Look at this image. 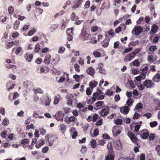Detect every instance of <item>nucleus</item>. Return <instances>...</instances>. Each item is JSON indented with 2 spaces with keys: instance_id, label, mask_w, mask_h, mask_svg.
Returning <instances> with one entry per match:
<instances>
[{
  "instance_id": "nucleus-1",
  "label": "nucleus",
  "mask_w": 160,
  "mask_h": 160,
  "mask_svg": "<svg viewBox=\"0 0 160 160\" xmlns=\"http://www.w3.org/2000/svg\"><path fill=\"white\" fill-rule=\"evenodd\" d=\"M51 100L47 93H44L43 92L41 89V104L49 106L50 105Z\"/></svg>"
},
{
  "instance_id": "nucleus-2",
  "label": "nucleus",
  "mask_w": 160,
  "mask_h": 160,
  "mask_svg": "<svg viewBox=\"0 0 160 160\" xmlns=\"http://www.w3.org/2000/svg\"><path fill=\"white\" fill-rule=\"evenodd\" d=\"M155 86L154 83L152 82V80L146 79L143 82V84L140 83L138 85V87L140 90H142L145 88V87L147 88H153Z\"/></svg>"
},
{
  "instance_id": "nucleus-3",
  "label": "nucleus",
  "mask_w": 160,
  "mask_h": 160,
  "mask_svg": "<svg viewBox=\"0 0 160 160\" xmlns=\"http://www.w3.org/2000/svg\"><path fill=\"white\" fill-rule=\"evenodd\" d=\"M142 74L138 77H136L135 79L137 82L141 81L145 79L146 78V75H148L150 73V71L148 69V67L146 65L144 67L142 70ZM136 82V81H135Z\"/></svg>"
},
{
  "instance_id": "nucleus-4",
  "label": "nucleus",
  "mask_w": 160,
  "mask_h": 160,
  "mask_svg": "<svg viewBox=\"0 0 160 160\" xmlns=\"http://www.w3.org/2000/svg\"><path fill=\"white\" fill-rule=\"evenodd\" d=\"M58 138L56 135H47L45 136V139L48 141L50 146L52 145L53 142L56 141Z\"/></svg>"
},
{
  "instance_id": "nucleus-5",
  "label": "nucleus",
  "mask_w": 160,
  "mask_h": 160,
  "mask_svg": "<svg viewBox=\"0 0 160 160\" xmlns=\"http://www.w3.org/2000/svg\"><path fill=\"white\" fill-rule=\"evenodd\" d=\"M143 29L142 27L135 26L132 30V33L134 32L136 35H138L142 31Z\"/></svg>"
},
{
  "instance_id": "nucleus-6",
  "label": "nucleus",
  "mask_w": 160,
  "mask_h": 160,
  "mask_svg": "<svg viewBox=\"0 0 160 160\" xmlns=\"http://www.w3.org/2000/svg\"><path fill=\"white\" fill-rule=\"evenodd\" d=\"M108 107L103 106L101 111L99 112V115L103 117L106 116L108 113Z\"/></svg>"
},
{
  "instance_id": "nucleus-7",
  "label": "nucleus",
  "mask_w": 160,
  "mask_h": 160,
  "mask_svg": "<svg viewBox=\"0 0 160 160\" xmlns=\"http://www.w3.org/2000/svg\"><path fill=\"white\" fill-rule=\"evenodd\" d=\"M76 119V118L73 116H66L64 120L68 124H69L71 122H74Z\"/></svg>"
},
{
  "instance_id": "nucleus-8",
  "label": "nucleus",
  "mask_w": 160,
  "mask_h": 160,
  "mask_svg": "<svg viewBox=\"0 0 160 160\" xmlns=\"http://www.w3.org/2000/svg\"><path fill=\"white\" fill-rule=\"evenodd\" d=\"M114 147L117 149L120 150L122 148V145L121 142L119 140H116L114 142Z\"/></svg>"
},
{
  "instance_id": "nucleus-9",
  "label": "nucleus",
  "mask_w": 160,
  "mask_h": 160,
  "mask_svg": "<svg viewBox=\"0 0 160 160\" xmlns=\"http://www.w3.org/2000/svg\"><path fill=\"white\" fill-rule=\"evenodd\" d=\"M140 134V136L141 138L143 139H146L149 136V132L148 130H143Z\"/></svg>"
},
{
  "instance_id": "nucleus-10",
  "label": "nucleus",
  "mask_w": 160,
  "mask_h": 160,
  "mask_svg": "<svg viewBox=\"0 0 160 160\" xmlns=\"http://www.w3.org/2000/svg\"><path fill=\"white\" fill-rule=\"evenodd\" d=\"M120 110L122 113L124 115H127L129 112V107L128 106L121 107L120 108Z\"/></svg>"
},
{
  "instance_id": "nucleus-11",
  "label": "nucleus",
  "mask_w": 160,
  "mask_h": 160,
  "mask_svg": "<svg viewBox=\"0 0 160 160\" xmlns=\"http://www.w3.org/2000/svg\"><path fill=\"white\" fill-rule=\"evenodd\" d=\"M134 58L133 54L130 53L125 57L124 61L125 62H128L132 60Z\"/></svg>"
},
{
  "instance_id": "nucleus-12",
  "label": "nucleus",
  "mask_w": 160,
  "mask_h": 160,
  "mask_svg": "<svg viewBox=\"0 0 160 160\" xmlns=\"http://www.w3.org/2000/svg\"><path fill=\"white\" fill-rule=\"evenodd\" d=\"M90 35L86 33V32L84 30H82L81 34L80 35V38L82 40H87V38Z\"/></svg>"
},
{
  "instance_id": "nucleus-13",
  "label": "nucleus",
  "mask_w": 160,
  "mask_h": 160,
  "mask_svg": "<svg viewBox=\"0 0 160 160\" xmlns=\"http://www.w3.org/2000/svg\"><path fill=\"white\" fill-rule=\"evenodd\" d=\"M157 58L156 55L154 54H150L148 57V62L151 63L156 60Z\"/></svg>"
},
{
  "instance_id": "nucleus-14",
  "label": "nucleus",
  "mask_w": 160,
  "mask_h": 160,
  "mask_svg": "<svg viewBox=\"0 0 160 160\" xmlns=\"http://www.w3.org/2000/svg\"><path fill=\"white\" fill-rule=\"evenodd\" d=\"M54 117L57 120H61L62 119L63 115L61 111H59L55 114Z\"/></svg>"
},
{
  "instance_id": "nucleus-15",
  "label": "nucleus",
  "mask_w": 160,
  "mask_h": 160,
  "mask_svg": "<svg viewBox=\"0 0 160 160\" xmlns=\"http://www.w3.org/2000/svg\"><path fill=\"white\" fill-rule=\"evenodd\" d=\"M152 81L155 82H160V72L157 73L152 78Z\"/></svg>"
},
{
  "instance_id": "nucleus-16",
  "label": "nucleus",
  "mask_w": 160,
  "mask_h": 160,
  "mask_svg": "<svg viewBox=\"0 0 160 160\" xmlns=\"http://www.w3.org/2000/svg\"><path fill=\"white\" fill-rule=\"evenodd\" d=\"M113 152L111 151L110 152H109V154L105 157V160H114V157L113 155Z\"/></svg>"
},
{
  "instance_id": "nucleus-17",
  "label": "nucleus",
  "mask_w": 160,
  "mask_h": 160,
  "mask_svg": "<svg viewBox=\"0 0 160 160\" xmlns=\"http://www.w3.org/2000/svg\"><path fill=\"white\" fill-rule=\"evenodd\" d=\"M103 64L102 63H100L98 64V68L99 69V72L100 73L105 74L106 73V71L105 69H103L102 68Z\"/></svg>"
},
{
  "instance_id": "nucleus-18",
  "label": "nucleus",
  "mask_w": 160,
  "mask_h": 160,
  "mask_svg": "<svg viewBox=\"0 0 160 160\" xmlns=\"http://www.w3.org/2000/svg\"><path fill=\"white\" fill-rule=\"evenodd\" d=\"M98 96L99 94H98L97 92H95L93 93L92 97V99L89 100V101L91 102V104L95 102L97 98L98 97Z\"/></svg>"
},
{
  "instance_id": "nucleus-19",
  "label": "nucleus",
  "mask_w": 160,
  "mask_h": 160,
  "mask_svg": "<svg viewBox=\"0 0 160 160\" xmlns=\"http://www.w3.org/2000/svg\"><path fill=\"white\" fill-rule=\"evenodd\" d=\"M61 96L59 94H58L57 96L54 97L53 104L54 105H57L58 103L60 100L61 99Z\"/></svg>"
},
{
  "instance_id": "nucleus-20",
  "label": "nucleus",
  "mask_w": 160,
  "mask_h": 160,
  "mask_svg": "<svg viewBox=\"0 0 160 160\" xmlns=\"http://www.w3.org/2000/svg\"><path fill=\"white\" fill-rule=\"evenodd\" d=\"M143 107V105L141 102H139L136 105L135 108L134 109V110L136 112H139L140 109H142Z\"/></svg>"
},
{
  "instance_id": "nucleus-21",
  "label": "nucleus",
  "mask_w": 160,
  "mask_h": 160,
  "mask_svg": "<svg viewBox=\"0 0 160 160\" xmlns=\"http://www.w3.org/2000/svg\"><path fill=\"white\" fill-rule=\"evenodd\" d=\"M115 126H114L113 129L112 130V132L113 135L115 137L120 134L121 132V131L119 129H115Z\"/></svg>"
},
{
  "instance_id": "nucleus-22",
  "label": "nucleus",
  "mask_w": 160,
  "mask_h": 160,
  "mask_svg": "<svg viewBox=\"0 0 160 160\" xmlns=\"http://www.w3.org/2000/svg\"><path fill=\"white\" fill-rule=\"evenodd\" d=\"M86 72L88 74L91 76H92L94 74L95 72L94 69L92 67H90L88 68Z\"/></svg>"
},
{
  "instance_id": "nucleus-23",
  "label": "nucleus",
  "mask_w": 160,
  "mask_h": 160,
  "mask_svg": "<svg viewBox=\"0 0 160 160\" xmlns=\"http://www.w3.org/2000/svg\"><path fill=\"white\" fill-rule=\"evenodd\" d=\"M83 77V75L82 74L79 75L78 74H75L73 75V78L75 79L77 82H79L80 79H82Z\"/></svg>"
},
{
  "instance_id": "nucleus-24",
  "label": "nucleus",
  "mask_w": 160,
  "mask_h": 160,
  "mask_svg": "<svg viewBox=\"0 0 160 160\" xmlns=\"http://www.w3.org/2000/svg\"><path fill=\"white\" fill-rule=\"evenodd\" d=\"M82 0H78L77 1H75V4L74 6L72 8H78L82 3Z\"/></svg>"
},
{
  "instance_id": "nucleus-25",
  "label": "nucleus",
  "mask_w": 160,
  "mask_h": 160,
  "mask_svg": "<svg viewBox=\"0 0 160 160\" xmlns=\"http://www.w3.org/2000/svg\"><path fill=\"white\" fill-rule=\"evenodd\" d=\"M98 82L95 81H91L89 83V86L92 88V90L93 88L96 87L98 84Z\"/></svg>"
},
{
  "instance_id": "nucleus-26",
  "label": "nucleus",
  "mask_w": 160,
  "mask_h": 160,
  "mask_svg": "<svg viewBox=\"0 0 160 160\" xmlns=\"http://www.w3.org/2000/svg\"><path fill=\"white\" fill-rule=\"evenodd\" d=\"M20 22L18 20H17L14 24L13 28L14 30L18 29L19 28Z\"/></svg>"
},
{
  "instance_id": "nucleus-27",
  "label": "nucleus",
  "mask_w": 160,
  "mask_h": 160,
  "mask_svg": "<svg viewBox=\"0 0 160 160\" xmlns=\"http://www.w3.org/2000/svg\"><path fill=\"white\" fill-rule=\"evenodd\" d=\"M50 57L51 56L50 55L48 54L47 55L45 56V58L44 60V62L46 64L49 63L50 62V60H49V59H50Z\"/></svg>"
},
{
  "instance_id": "nucleus-28",
  "label": "nucleus",
  "mask_w": 160,
  "mask_h": 160,
  "mask_svg": "<svg viewBox=\"0 0 160 160\" xmlns=\"http://www.w3.org/2000/svg\"><path fill=\"white\" fill-rule=\"evenodd\" d=\"M158 29V26L155 24H153L152 27L151 31L153 33H155L156 32L157 30Z\"/></svg>"
},
{
  "instance_id": "nucleus-29",
  "label": "nucleus",
  "mask_w": 160,
  "mask_h": 160,
  "mask_svg": "<svg viewBox=\"0 0 160 160\" xmlns=\"http://www.w3.org/2000/svg\"><path fill=\"white\" fill-rule=\"evenodd\" d=\"M26 60L29 62H31V59H32L33 57V54H29L28 55H25V57H26Z\"/></svg>"
},
{
  "instance_id": "nucleus-30",
  "label": "nucleus",
  "mask_w": 160,
  "mask_h": 160,
  "mask_svg": "<svg viewBox=\"0 0 160 160\" xmlns=\"http://www.w3.org/2000/svg\"><path fill=\"white\" fill-rule=\"evenodd\" d=\"M139 43V41L138 40L135 41H133L130 42L128 44V46H135L136 45L138 44Z\"/></svg>"
},
{
  "instance_id": "nucleus-31",
  "label": "nucleus",
  "mask_w": 160,
  "mask_h": 160,
  "mask_svg": "<svg viewBox=\"0 0 160 160\" xmlns=\"http://www.w3.org/2000/svg\"><path fill=\"white\" fill-rule=\"evenodd\" d=\"M76 14L75 12H72L71 14V20L73 21H76V20L78 19V18L77 16L75 15Z\"/></svg>"
},
{
  "instance_id": "nucleus-32",
  "label": "nucleus",
  "mask_w": 160,
  "mask_h": 160,
  "mask_svg": "<svg viewBox=\"0 0 160 160\" xmlns=\"http://www.w3.org/2000/svg\"><path fill=\"white\" fill-rule=\"evenodd\" d=\"M104 103L102 101H98L96 102V106L98 108H101V106H102Z\"/></svg>"
},
{
  "instance_id": "nucleus-33",
  "label": "nucleus",
  "mask_w": 160,
  "mask_h": 160,
  "mask_svg": "<svg viewBox=\"0 0 160 160\" xmlns=\"http://www.w3.org/2000/svg\"><path fill=\"white\" fill-rule=\"evenodd\" d=\"M109 43V39H106L103 42L102 46L103 47L106 48L108 46Z\"/></svg>"
},
{
  "instance_id": "nucleus-34",
  "label": "nucleus",
  "mask_w": 160,
  "mask_h": 160,
  "mask_svg": "<svg viewBox=\"0 0 160 160\" xmlns=\"http://www.w3.org/2000/svg\"><path fill=\"white\" fill-rule=\"evenodd\" d=\"M65 50V48L62 46H60L59 47L58 52L59 53L62 54L63 53Z\"/></svg>"
},
{
  "instance_id": "nucleus-35",
  "label": "nucleus",
  "mask_w": 160,
  "mask_h": 160,
  "mask_svg": "<svg viewBox=\"0 0 160 160\" xmlns=\"http://www.w3.org/2000/svg\"><path fill=\"white\" fill-rule=\"evenodd\" d=\"M42 39V42H46L47 40L46 38V36L44 34H42L41 35V40Z\"/></svg>"
},
{
  "instance_id": "nucleus-36",
  "label": "nucleus",
  "mask_w": 160,
  "mask_h": 160,
  "mask_svg": "<svg viewBox=\"0 0 160 160\" xmlns=\"http://www.w3.org/2000/svg\"><path fill=\"white\" fill-rule=\"evenodd\" d=\"M90 143L92 146V147L94 148L96 147V141L93 139H91L90 141Z\"/></svg>"
},
{
  "instance_id": "nucleus-37",
  "label": "nucleus",
  "mask_w": 160,
  "mask_h": 160,
  "mask_svg": "<svg viewBox=\"0 0 160 160\" xmlns=\"http://www.w3.org/2000/svg\"><path fill=\"white\" fill-rule=\"evenodd\" d=\"M132 63L133 65H134V66H135L136 67H138V66H139L140 64V62L139 61L138 59H136L135 60H134L132 62Z\"/></svg>"
},
{
  "instance_id": "nucleus-38",
  "label": "nucleus",
  "mask_w": 160,
  "mask_h": 160,
  "mask_svg": "<svg viewBox=\"0 0 160 160\" xmlns=\"http://www.w3.org/2000/svg\"><path fill=\"white\" fill-rule=\"evenodd\" d=\"M40 50V45L39 43H37L35 46L34 49V51L36 52H38Z\"/></svg>"
},
{
  "instance_id": "nucleus-39",
  "label": "nucleus",
  "mask_w": 160,
  "mask_h": 160,
  "mask_svg": "<svg viewBox=\"0 0 160 160\" xmlns=\"http://www.w3.org/2000/svg\"><path fill=\"white\" fill-rule=\"evenodd\" d=\"M112 144L111 142H109L107 145V148L108 150V152H110L111 151H112Z\"/></svg>"
},
{
  "instance_id": "nucleus-40",
  "label": "nucleus",
  "mask_w": 160,
  "mask_h": 160,
  "mask_svg": "<svg viewBox=\"0 0 160 160\" xmlns=\"http://www.w3.org/2000/svg\"><path fill=\"white\" fill-rule=\"evenodd\" d=\"M133 102L132 99H129L127 101V104L129 107H131L132 105Z\"/></svg>"
},
{
  "instance_id": "nucleus-41",
  "label": "nucleus",
  "mask_w": 160,
  "mask_h": 160,
  "mask_svg": "<svg viewBox=\"0 0 160 160\" xmlns=\"http://www.w3.org/2000/svg\"><path fill=\"white\" fill-rule=\"evenodd\" d=\"M8 11L9 14L12 15L14 11V8L12 6H10L8 7Z\"/></svg>"
},
{
  "instance_id": "nucleus-42",
  "label": "nucleus",
  "mask_w": 160,
  "mask_h": 160,
  "mask_svg": "<svg viewBox=\"0 0 160 160\" xmlns=\"http://www.w3.org/2000/svg\"><path fill=\"white\" fill-rule=\"evenodd\" d=\"M157 49V47L155 45H152L149 48V50L152 52H154Z\"/></svg>"
},
{
  "instance_id": "nucleus-43",
  "label": "nucleus",
  "mask_w": 160,
  "mask_h": 160,
  "mask_svg": "<svg viewBox=\"0 0 160 160\" xmlns=\"http://www.w3.org/2000/svg\"><path fill=\"white\" fill-rule=\"evenodd\" d=\"M9 123V121L7 118H5L2 122V124L3 125L6 126Z\"/></svg>"
},
{
  "instance_id": "nucleus-44",
  "label": "nucleus",
  "mask_w": 160,
  "mask_h": 160,
  "mask_svg": "<svg viewBox=\"0 0 160 160\" xmlns=\"http://www.w3.org/2000/svg\"><path fill=\"white\" fill-rule=\"evenodd\" d=\"M150 125L151 127L153 128L157 125L158 122L157 121H153L150 122Z\"/></svg>"
},
{
  "instance_id": "nucleus-45",
  "label": "nucleus",
  "mask_w": 160,
  "mask_h": 160,
  "mask_svg": "<svg viewBox=\"0 0 160 160\" xmlns=\"http://www.w3.org/2000/svg\"><path fill=\"white\" fill-rule=\"evenodd\" d=\"M74 68L76 71L79 72L80 71L79 65L77 63H75L74 65Z\"/></svg>"
},
{
  "instance_id": "nucleus-46",
  "label": "nucleus",
  "mask_w": 160,
  "mask_h": 160,
  "mask_svg": "<svg viewBox=\"0 0 160 160\" xmlns=\"http://www.w3.org/2000/svg\"><path fill=\"white\" fill-rule=\"evenodd\" d=\"M132 49V48L130 46H129V48L125 49L124 52H122L123 54L124 53H127L131 51Z\"/></svg>"
},
{
  "instance_id": "nucleus-47",
  "label": "nucleus",
  "mask_w": 160,
  "mask_h": 160,
  "mask_svg": "<svg viewBox=\"0 0 160 160\" xmlns=\"http://www.w3.org/2000/svg\"><path fill=\"white\" fill-rule=\"evenodd\" d=\"M49 48L47 47H44L42 48V51L41 52L42 53H44L45 54V53L48 51Z\"/></svg>"
},
{
  "instance_id": "nucleus-48",
  "label": "nucleus",
  "mask_w": 160,
  "mask_h": 160,
  "mask_svg": "<svg viewBox=\"0 0 160 160\" xmlns=\"http://www.w3.org/2000/svg\"><path fill=\"white\" fill-rule=\"evenodd\" d=\"M48 150V147L46 146L43 148L42 149V152L43 153H46Z\"/></svg>"
},
{
  "instance_id": "nucleus-49",
  "label": "nucleus",
  "mask_w": 160,
  "mask_h": 160,
  "mask_svg": "<svg viewBox=\"0 0 160 160\" xmlns=\"http://www.w3.org/2000/svg\"><path fill=\"white\" fill-rule=\"evenodd\" d=\"M98 115L97 114H94L92 118V121L93 122H95L98 119Z\"/></svg>"
},
{
  "instance_id": "nucleus-50",
  "label": "nucleus",
  "mask_w": 160,
  "mask_h": 160,
  "mask_svg": "<svg viewBox=\"0 0 160 160\" xmlns=\"http://www.w3.org/2000/svg\"><path fill=\"white\" fill-rule=\"evenodd\" d=\"M140 49L139 48L136 49L134 50L133 52L131 53L133 54L134 56L135 57V55L140 52Z\"/></svg>"
},
{
  "instance_id": "nucleus-51",
  "label": "nucleus",
  "mask_w": 160,
  "mask_h": 160,
  "mask_svg": "<svg viewBox=\"0 0 160 160\" xmlns=\"http://www.w3.org/2000/svg\"><path fill=\"white\" fill-rule=\"evenodd\" d=\"M132 74H138L139 73V71L137 69L132 68L131 71Z\"/></svg>"
},
{
  "instance_id": "nucleus-52",
  "label": "nucleus",
  "mask_w": 160,
  "mask_h": 160,
  "mask_svg": "<svg viewBox=\"0 0 160 160\" xmlns=\"http://www.w3.org/2000/svg\"><path fill=\"white\" fill-rule=\"evenodd\" d=\"M93 55L95 57L98 58L100 56L101 53L98 51H94L93 52Z\"/></svg>"
},
{
  "instance_id": "nucleus-53",
  "label": "nucleus",
  "mask_w": 160,
  "mask_h": 160,
  "mask_svg": "<svg viewBox=\"0 0 160 160\" xmlns=\"http://www.w3.org/2000/svg\"><path fill=\"white\" fill-rule=\"evenodd\" d=\"M99 134V130L97 128L95 129L93 131V135L94 136H97Z\"/></svg>"
},
{
  "instance_id": "nucleus-54",
  "label": "nucleus",
  "mask_w": 160,
  "mask_h": 160,
  "mask_svg": "<svg viewBox=\"0 0 160 160\" xmlns=\"http://www.w3.org/2000/svg\"><path fill=\"white\" fill-rule=\"evenodd\" d=\"M36 32L35 29H33L32 30H30L28 32V35L31 36L32 35Z\"/></svg>"
},
{
  "instance_id": "nucleus-55",
  "label": "nucleus",
  "mask_w": 160,
  "mask_h": 160,
  "mask_svg": "<svg viewBox=\"0 0 160 160\" xmlns=\"http://www.w3.org/2000/svg\"><path fill=\"white\" fill-rule=\"evenodd\" d=\"M21 50H22V48L20 47H18V48H17L16 50V51H15L16 54H17V55H18L19 54L20 52L21 51Z\"/></svg>"
},
{
  "instance_id": "nucleus-56",
  "label": "nucleus",
  "mask_w": 160,
  "mask_h": 160,
  "mask_svg": "<svg viewBox=\"0 0 160 160\" xmlns=\"http://www.w3.org/2000/svg\"><path fill=\"white\" fill-rule=\"evenodd\" d=\"M29 140L28 139H25L22 140L21 141V142L22 144L24 145H25L29 142Z\"/></svg>"
},
{
  "instance_id": "nucleus-57",
  "label": "nucleus",
  "mask_w": 160,
  "mask_h": 160,
  "mask_svg": "<svg viewBox=\"0 0 160 160\" xmlns=\"http://www.w3.org/2000/svg\"><path fill=\"white\" fill-rule=\"evenodd\" d=\"M140 126L139 125H136L135 126V130L134 132H138L140 129Z\"/></svg>"
},
{
  "instance_id": "nucleus-58",
  "label": "nucleus",
  "mask_w": 160,
  "mask_h": 160,
  "mask_svg": "<svg viewBox=\"0 0 160 160\" xmlns=\"http://www.w3.org/2000/svg\"><path fill=\"white\" fill-rule=\"evenodd\" d=\"M120 42L119 41H117L114 43V48H117L119 46Z\"/></svg>"
},
{
  "instance_id": "nucleus-59",
  "label": "nucleus",
  "mask_w": 160,
  "mask_h": 160,
  "mask_svg": "<svg viewBox=\"0 0 160 160\" xmlns=\"http://www.w3.org/2000/svg\"><path fill=\"white\" fill-rule=\"evenodd\" d=\"M64 13V12L62 11H61L60 12L56 13L54 15V17L55 18H57L60 15H62Z\"/></svg>"
},
{
  "instance_id": "nucleus-60",
  "label": "nucleus",
  "mask_w": 160,
  "mask_h": 160,
  "mask_svg": "<svg viewBox=\"0 0 160 160\" xmlns=\"http://www.w3.org/2000/svg\"><path fill=\"white\" fill-rule=\"evenodd\" d=\"M90 5V2L89 1H87L86 3L84 5V8H89Z\"/></svg>"
},
{
  "instance_id": "nucleus-61",
  "label": "nucleus",
  "mask_w": 160,
  "mask_h": 160,
  "mask_svg": "<svg viewBox=\"0 0 160 160\" xmlns=\"http://www.w3.org/2000/svg\"><path fill=\"white\" fill-rule=\"evenodd\" d=\"M5 111L4 108L3 107H1L0 108V113L2 114L3 115H5Z\"/></svg>"
},
{
  "instance_id": "nucleus-62",
  "label": "nucleus",
  "mask_w": 160,
  "mask_h": 160,
  "mask_svg": "<svg viewBox=\"0 0 160 160\" xmlns=\"http://www.w3.org/2000/svg\"><path fill=\"white\" fill-rule=\"evenodd\" d=\"M29 27L30 25H25L22 27V29L23 31H26L28 30Z\"/></svg>"
},
{
  "instance_id": "nucleus-63",
  "label": "nucleus",
  "mask_w": 160,
  "mask_h": 160,
  "mask_svg": "<svg viewBox=\"0 0 160 160\" xmlns=\"http://www.w3.org/2000/svg\"><path fill=\"white\" fill-rule=\"evenodd\" d=\"M107 33L109 35L111 36V38L113 37L115 35L114 32H113V30H111L107 32Z\"/></svg>"
},
{
  "instance_id": "nucleus-64",
  "label": "nucleus",
  "mask_w": 160,
  "mask_h": 160,
  "mask_svg": "<svg viewBox=\"0 0 160 160\" xmlns=\"http://www.w3.org/2000/svg\"><path fill=\"white\" fill-rule=\"evenodd\" d=\"M155 149L158 152V154L160 156V145L157 146L156 147Z\"/></svg>"
}]
</instances>
